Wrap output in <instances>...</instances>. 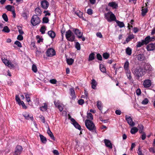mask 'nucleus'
<instances>
[{
  "instance_id": "obj_12",
  "label": "nucleus",
  "mask_w": 155,
  "mask_h": 155,
  "mask_svg": "<svg viewBox=\"0 0 155 155\" xmlns=\"http://www.w3.org/2000/svg\"><path fill=\"white\" fill-rule=\"evenodd\" d=\"M70 120L72 124L74 126V127L77 129L81 130V127L80 125L73 118H71Z\"/></svg>"
},
{
  "instance_id": "obj_27",
  "label": "nucleus",
  "mask_w": 155,
  "mask_h": 155,
  "mask_svg": "<svg viewBox=\"0 0 155 155\" xmlns=\"http://www.w3.org/2000/svg\"><path fill=\"white\" fill-rule=\"evenodd\" d=\"M97 84L96 81L94 79H93L91 82L92 88L93 89H96Z\"/></svg>"
},
{
  "instance_id": "obj_16",
  "label": "nucleus",
  "mask_w": 155,
  "mask_h": 155,
  "mask_svg": "<svg viewBox=\"0 0 155 155\" xmlns=\"http://www.w3.org/2000/svg\"><path fill=\"white\" fill-rule=\"evenodd\" d=\"M48 103H45L40 107V110L42 111H46L48 107Z\"/></svg>"
},
{
  "instance_id": "obj_14",
  "label": "nucleus",
  "mask_w": 155,
  "mask_h": 155,
  "mask_svg": "<svg viewBox=\"0 0 155 155\" xmlns=\"http://www.w3.org/2000/svg\"><path fill=\"white\" fill-rule=\"evenodd\" d=\"M125 117L126 119L130 125L133 126L135 125V123L133 121V120L130 117H128L127 115H126Z\"/></svg>"
},
{
  "instance_id": "obj_53",
  "label": "nucleus",
  "mask_w": 155,
  "mask_h": 155,
  "mask_svg": "<svg viewBox=\"0 0 155 155\" xmlns=\"http://www.w3.org/2000/svg\"><path fill=\"white\" fill-rule=\"evenodd\" d=\"M149 101L147 98L144 99L142 102V104L143 105H146L148 103Z\"/></svg>"
},
{
  "instance_id": "obj_30",
  "label": "nucleus",
  "mask_w": 155,
  "mask_h": 155,
  "mask_svg": "<svg viewBox=\"0 0 155 155\" xmlns=\"http://www.w3.org/2000/svg\"><path fill=\"white\" fill-rule=\"evenodd\" d=\"M66 61L67 63V64L69 65H72L74 62V60L73 59L70 58H67L66 59Z\"/></svg>"
},
{
  "instance_id": "obj_21",
  "label": "nucleus",
  "mask_w": 155,
  "mask_h": 155,
  "mask_svg": "<svg viewBox=\"0 0 155 155\" xmlns=\"http://www.w3.org/2000/svg\"><path fill=\"white\" fill-rule=\"evenodd\" d=\"M137 59L140 61H142L144 60L145 57L143 54H140L137 55Z\"/></svg>"
},
{
  "instance_id": "obj_5",
  "label": "nucleus",
  "mask_w": 155,
  "mask_h": 155,
  "mask_svg": "<svg viewBox=\"0 0 155 155\" xmlns=\"http://www.w3.org/2000/svg\"><path fill=\"white\" fill-rule=\"evenodd\" d=\"M31 21L32 25L34 26H35L40 23L41 20L37 15H34L32 16Z\"/></svg>"
},
{
  "instance_id": "obj_52",
  "label": "nucleus",
  "mask_w": 155,
  "mask_h": 155,
  "mask_svg": "<svg viewBox=\"0 0 155 155\" xmlns=\"http://www.w3.org/2000/svg\"><path fill=\"white\" fill-rule=\"evenodd\" d=\"M138 127L139 129V132L140 133H143V127L142 125H139L138 126Z\"/></svg>"
},
{
  "instance_id": "obj_41",
  "label": "nucleus",
  "mask_w": 155,
  "mask_h": 155,
  "mask_svg": "<svg viewBox=\"0 0 155 155\" xmlns=\"http://www.w3.org/2000/svg\"><path fill=\"white\" fill-rule=\"evenodd\" d=\"M117 24L120 28H122L124 26V23L119 21L117 20Z\"/></svg>"
},
{
  "instance_id": "obj_19",
  "label": "nucleus",
  "mask_w": 155,
  "mask_h": 155,
  "mask_svg": "<svg viewBox=\"0 0 155 155\" xmlns=\"http://www.w3.org/2000/svg\"><path fill=\"white\" fill-rule=\"evenodd\" d=\"M152 40L150 36H148L146 37L144 40H143L145 43V45H147L149 42H150Z\"/></svg>"
},
{
  "instance_id": "obj_46",
  "label": "nucleus",
  "mask_w": 155,
  "mask_h": 155,
  "mask_svg": "<svg viewBox=\"0 0 155 155\" xmlns=\"http://www.w3.org/2000/svg\"><path fill=\"white\" fill-rule=\"evenodd\" d=\"M15 99L16 101L18 102V103L19 105H20V103L21 101L20 98L18 95H16L15 96Z\"/></svg>"
},
{
  "instance_id": "obj_48",
  "label": "nucleus",
  "mask_w": 155,
  "mask_h": 155,
  "mask_svg": "<svg viewBox=\"0 0 155 155\" xmlns=\"http://www.w3.org/2000/svg\"><path fill=\"white\" fill-rule=\"evenodd\" d=\"M103 56L104 58L107 59L109 58L110 54L107 53H105L103 54Z\"/></svg>"
},
{
  "instance_id": "obj_13",
  "label": "nucleus",
  "mask_w": 155,
  "mask_h": 155,
  "mask_svg": "<svg viewBox=\"0 0 155 155\" xmlns=\"http://www.w3.org/2000/svg\"><path fill=\"white\" fill-rule=\"evenodd\" d=\"M151 85V81L149 79L145 80L143 83V85L144 87L147 88L150 87Z\"/></svg>"
},
{
  "instance_id": "obj_32",
  "label": "nucleus",
  "mask_w": 155,
  "mask_h": 155,
  "mask_svg": "<svg viewBox=\"0 0 155 155\" xmlns=\"http://www.w3.org/2000/svg\"><path fill=\"white\" fill-rule=\"evenodd\" d=\"M141 11L142 15L143 16H144L147 12V8H144L143 7H142Z\"/></svg>"
},
{
  "instance_id": "obj_55",
  "label": "nucleus",
  "mask_w": 155,
  "mask_h": 155,
  "mask_svg": "<svg viewBox=\"0 0 155 155\" xmlns=\"http://www.w3.org/2000/svg\"><path fill=\"white\" fill-rule=\"evenodd\" d=\"M18 31L20 35H22L24 33V31L21 29V28L20 26H18Z\"/></svg>"
},
{
  "instance_id": "obj_7",
  "label": "nucleus",
  "mask_w": 155,
  "mask_h": 155,
  "mask_svg": "<svg viewBox=\"0 0 155 155\" xmlns=\"http://www.w3.org/2000/svg\"><path fill=\"white\" fill-rule=\"evenodd\" d=\"M75 34L77 36L78 38H81L82 41H84L85 40V38L84 37H82L83 33L77 29H76L74 31Z\"/></svg>"
},
{
  "instance_id": "obj_47",
  "label": "nucleus",
  "mask_w": 155,
  "mask_h": 155,
  "mask_svg": "<svg viewBox=\"0 0 155 155\" xmlns=\"http://www.w3.org/2000/svg\"><path fill=\"white\" fill-rule=\"evenodd\" d=\"M25 97L26 99V101L27 102H29L31 101V98L30 97V95L28 94H26V93H25Z\"/></svg>"
},
{
  "instance_id": "obj_43",
  "label": "nucleus",
  "mask_w": 155,
  "mask_h": 155,
  "mask_svg": "<svg viewBox=\"0 0 155 155\" xmlns=\"http://www.w3.org/2000/svg\"><path fill=\"white\" fill-rule=\"evenodd\" d=\"M36 38L38 43H40V42L43 41V38H42L40 37L39 35H37L36 36Z\"/></svg>"
},
{
  "instance_id": "obj_56",
  "label": "nucleus",
  "mask_w": 155,
  "mask_h": 155,
  "mask_svg": "<svg viewBox=\"0 0 155 155\" xmlns=\"http://www.w3.org/2000/svg\"><path fill=\"white\" fill-rule=\"evenodd\" d=\"M18 47L21 48L22 47L21 43L18 41H15L14 43Z\"/></svg>"
},
{
  "instance_id": "obj_60",
  "label": "nucleus",
  "mask_w": 155,
  "mask_h": 155,
  "mask_svg": "<svg viewBox=\"0 0 155 155\" xmlns=\"http://www.w3.org/2000/svg\"><path fill=\"white\" fill-rule=\"evenodd\" d=\"M36 56H39L41 54V51L40 50H37L36 51Z\"/></svg>"
},
{
  "instance_id": "obj_28",
  "label": "nucleus",
  "mask_w": 155,
  "mask_h": 155,
  "mask_svg": "<svg viewBox=\"0 0 155 155\" xmlns=\"http://www.w3.org/2000/svg\"><path fill=\"white\" fill-rule=\"evenodd\" d=\"M87 117L88 119L87 120L91 121V120H93V116L90 113L87 112Z\"/></svg>"
},
{
  "instance_id": "obj_61",
  "label": "nucleus",
  "mask_w": 155,
  "mask_h": 155,
  "mask_svg": "<svg viewBox=\"0 0 155 155\" xmlns=\"http://www.w3.org/2000/svg\"><path fill=\"white\" fill-rule=\"evenodd\" d=\"M17 38L18 40L21 41L23 39V38L21 35H18Z\"/></svg>"
},
{
  "instance_id": "obj_58",
  "label": "nucleus",
  "mask_w": 155,
  "mask_h": 155,
  "mask_svg": "<svg viewBox=\"0 0 155 155\" xmlns=\"http://www.w3.org/2000/svg\"><path fill=\"white\" fill-rule=\"evenodd\" d=\"M50 82L51 84H55L57 83V81L55 79H53L50 80Z\"/></svg>"
},
{
  "instance_id": "obj_6",
  "label": "nucleus",
  "mask_w": 155,
  "mask_h": 155,
  "mask_svg": "<svg viewBox=\"0 0 155 155\" xmlns=\"http://www.w3.org/2000/svg\"><path fill=\"white\" fill-rule=\"evenodd\" d=\"M46 55L48 57H52L55 55V51L52 48H48L46 52Z\"/></svg>"
},
{
  "instance_id": "obj_44",
  "label": "nucleus",
  "mask_w": 155,
  "mask_h": 155,
  "mask_svg": "<svg viewBox=\"0 0 155 155\" xmlns=\"http://www.w3.org/2000/svg\"><path fill=\"white\" fill-rule=\"evenodd\" d=\"M70 91L71 95L73 97H75V93L74 89L72 88L70 89Z\"/></svg>"
},
{
  "instance_id": "obj_17",
  "label": "nucleus",
  "mask_w": 155,
  "mask_h": 155,
  "mask_svg": "<svg viewBox=\"0 0 155 155\" xmlns=\"http://www.w3.org/2000/svg\"><path fill=\"white\" fill-rule=\"evenodd\" d=\"M147 49L148 51H153L155 49V44L151 43L147 46Z\"/></svg>"
},
{
  "instance_id": "obj_29",
  "label": "nucleus",
  "mask_w": 155,
  "mask_h": 155,
  "mask_svg": "<svg viewBox=\"0 0 155 155\" xmlns=\"http://www.w3.org/2000/svg\"><path fill=\"white\" fill-rule=\"evenodd\" d=\"M125 72L126 73L128 78L130 80H131L132 79V77L131 73L130 70H127V71H125Z\"/></svg>"
},
{
  "instance_id": "obj_36",
  "label": "nucleus",
  "mask_w": 155,
  "mask_h": 155,
  "mask_svg": "<svg viewBox=\"0 0 155 155\" xmlns=\"http://www.w3.org/2000/svg\"><path fill=\"white\" fill-rule=\"evenodd\" d=\"M144 45H145V44L143 40L141 41H139L137 42L136 47L137 48H139Z\"/></svg>"
},
{
  "instance_id": "obj_54",
  "label": "nucleus",
  "mask_w": 155,
  "mask_h": 155,
  "mask_svg": "<svg viewBox=\"0 0 155 155\" xmlns=\"http://www.w3.org/2000/svg\"><path fill=\"white\" fill-rule=\"evenodd\" d=\"M2 17L5 21L7 22L8 21V18L7 15L6 14L4 13L2 15Z\"/></svg>"
},
{
  "instance_id": "obj_3",
  "label": "nucleus",
  "mask_w": 155,
  "mask_h": 155,
  "mask_svg": "<svg viewBox=\"0 0 155 155\" xmlns=\"http://www.w3.org/2000/svg\"><path fill=\"white\" fill-rule=\"evenodd\" d=\"M65 37L68 41L72 42L74 41V35L70 30H68L66 32Z\"/></svg>"
},
{
  "instance_id": "obj_63",
  "label": "nucleus",
  "mask_w": 155,
  "mask_h": 155,
  "mask_svg": "<svg viewBox=\"0 0 155 155\" xmlns=\"http://www.w3.org/2000/svg\"><path fill=\"white\" fill-rule=\"evenodd\" d=\"M87 13L88 14L91 15L93 13V11L91 9H88L87 10Z\"/></svg>"
},
{
  "instance_id": "obj_37",
  "label": "nucleus",
  "mask_w": 155,
  "mask_h": 155,
  "mask_svg": "<svg viewBox=\"0 0 155 155\" xmlns=\"http://www.w3.org/2000/svg\"><path fill=\"white\" fill-rule=\"evenodd\" d=\"M94 53H91L89 55L88 60L89 61H92L94 59Z\"/></svg>"
},
{
  "instance_id": "obj_1",
  "label": "nucleus",
  "mask_w": 155,
  "mask_h": 155,
  "mask_svg": "<svg viewBox=\"0 0 155 155\" xmlns=\"http://www.w3.org/2000/svg\"><path fill=\"white\" fill-rule=\"evenodd\" d=\"M133 73L137 79H139L140 77L143 76L145 74L143 68L140 67H137L134 69Z\"/></svg>"
},
{
  "instance_id": "obj_34",
  "label": "nucleus",
  "mask_w": 155,
  "mask_h": 155,
  "mask_svg": "<svg viewBox=\"0 0 155 155\" xmlns=\"http://www.w3.org/2000/svg\"><path fill=\"white\" fill-rule=\"evenodd\" d=\"M100 70L101 72L103 73L106 72V69L104 66L102 64H101L100 66Z\"/></svg>"
},
{
  "instance_id": "obj_42",
  "label": "nucleus",
  "mask_w": 155,
  "mask_h": 155,
  "mask_svg": "<svg viewBox=\"0 0 155 155\" xmlns=\"http://www.w3.org/2000/svg\"><path fill=\"white\" fill-rule=\"evenodd\" d=\"M75 14L77 15L79 18H81L82 17L83 13L79 11H77L75 12Z\"/></svg>"
},
{
  "instance_id": "obj_23",
  "label": "nucleus",
  "mask_w": 155,
  "mask_h": 155,
  "mask_svg": "<svg viewBox=\"0 0 155 155\" xmlns=\"http://www.w3.org/2000/svg\"><path fill=\"white\" fill-rule=\"evenodd\" d=\"M152 68L150 65L146 64L144 66V70L146 71H151Z\"/></svg>"
},
{
  "instance_id": "obj_33",
  "label": "nucleus",
  "mask_w": 155,
  "mask_h": 155,
  "mask_svg": "<svg viewBox=\"0 0 155 155\" xmlns=\"http://www.w3.org/2000/svg\"><path fill=\"white\" fill-rule=\"evenodd\" d=\"M97 106L98 109L101 110L102 109V105L101 101H98L97 102Z\"/></svg>"
},
{
  "instance_id": "obj_24",
  "label": "nucleus",
  "mask_w": 155,
  "mask_h": 155,
  "mask_svg": "<svg viewBox=\"0 0 155 155\" xmlns=\"http://www.w3.org/2000/svg\"><path fill=\"white\" fill-rule=\"evenodd\" d=\"M134 38V36L133 34L130 35H129L126 38V41L127 43H128L131 40Z\"/></svg>"
},
{
  "instance_id": "obj_38",
  "label": "nucleus",
  "mask_w": 155,
  "mask_h": 155,
  "mask_svg": "<svg viewBox=\"0 0 155 155\" xmlns=\"http://www.w3.org/2000/svg\"><path fill=\"white\" fill-rule=\"evenodd\" d=\"M138 130V128L136 127H133L130 130V133L132 134H134L136 133Z\"/></svg>"
},
{
  "instance_id": "obj_11",
  "label": "nucleus",
  "mask_w": 155,
  "mask_h": 155,
  "mask_svg": "<svg viewBox=\"0 0 155 155\" xmlns=\"http://www.w3.org/2000/svg\"><path fill=\"white\" fill-rule=\"evenodd\" d=\"M2 61L6 65L8 66L9 67L11 68L14 67V64H12L10 61L7 59L5 58L2 59Z\"/></svg>"
},
{
  "instance_id": "obj_9",
  "label": "nucleus",
  "mask_w": 155,
  "mask_h": 155,
  "mask_svg": "<svg viewBox=\"0 0 155 155\" xmlns=\"http://www.w3.org/2000/svg\"><path fill=\"white\" fill-rule=\"evenodd\" d=\"M54 102L56 107H57L61 112L62 111L64 107L63 105L61 104L60 101L58 100L55 101Z\"/></svg>"
},
{
  "instance_id": "obj_10",
  "label": "nucleus",
  "mask_w": 155,
  "mask_h": 155,
  "mask_svg": "<svg viewBox=\"0 0 155 155\" xmlns=\"http://www.w3.org/2000/svg\"><path fill=\"white\" fill-rule=\"evenodd\" d=\"M23 149L21 146H17L15 148L13 155H20Z\"/></svg>"
},
{
  "instance_id": "obj_26",
  "label": "nucleus",
  "mask_w": 155,
  "mask_h": 155,
  "mask_svg": "<svg viewBox=\"0 0 155 155\" xmlns=\"http://www.w3.org/2000/svg\"><path fill=\"white\" fill-rule=\"evenodd\" d=\"M109 6L111 7L112 8H116V3L115 2H109L108 4Z\"/></svg>"
},
{
  "instance_id": "obj_40",
  "label": "nucleus",
  "mask_w": 155,
  "mask_h": 155,
  "mask_svg": "<svg viewBox=\"0 0 155 155\" xmlns=\"http://www.w3.org/2000/svg\"><path fill=\"white\" fill-rule=\"evenodd\" d=\"M126 54L129 55H131L132 53L131 49L129 47L127 48L126 50Z\"/></svg>"
},
{
  "instance_id": "obj_18",
  "label": "nucleus",
  "mask_w": 155,
  "mask_h": 155,
  "mask_svg": "<svg viewBox=\"0 0 155 155\" xmlns=\"http://www.w3.org/2000/svg\"><path fill=\"white\" fill-rule=\"evenodd\" d=\"M104 142L107 147L110 149L112 148V144L109 140L105 139L104 140Z\"/></svg>"
},
{
  "instance_id": "obj_22",
  "label": "nucleus",
  "mask_w": 155,
  "mask_h": 155,
  "mask_svg": "<svg viewBox=\"0 0 155 155\" xmlns=\"http://www.w3.org/2000/svg\"><path fill=\"white\" fill-rule=\"evenodd\" d=\"M48 34L49 36L52 38H54L55 36V32L52 31H48Z\"/></svg>"
},
{
  "instance_id": "obj_51",
  "label": "nucleus",
  "mask_w": 155,
  "mask_h": 155,
  "mask_svg": "<svg viewBox=\"0 0 155 155\" xmlns=\"http://www.w3.org/2000/svg\"><path fill=\"white\" fill-rule=\"evenodd\" d=\"M75 47L77 50H80L81 49L80 45L78 42H77L75 45Z\"/></svg>"
},
{
  "instance_id": "obj_49",
  "label": "nucleus",
  "mask_w": 155,
  "mask_h": 155,
  "mask_svg": "<svg viewBox=\"0 0 155 155\" xmlns=\"http://www.w3.org/2000/svg\"><path fill=\"white\" fill-rule=\"evenodd\" d=\"M2 31L8 33L10 31V30L8 26H5L4 27Z\"/></svg>"
},
{
  "instance_id": "obj_62",
  "label": "nucleus",
  "mask_w": 155,
  "mask_h": 155,
  "mask_svg": "<svg viewBox=\"0 0 155 155\" xmlns=\"http://www.w3.org/2000/svg\"><path fill=\"white\" fill-rule=\"evenodd\" d=\"M78 103L80 105H82L84 103V101L83 99H81L78 101Z\"/></svg>"
},
{
  "instance_id": "obj_59",
  "label": "nucleus",
  "mask_w": 155,
  "mask_h": 155,
  "mask_svg": "<svg viewBox=\"0 0 155 155\" xmlns=\"http://www.w3.org/2000/svg\"><path fill=\"white\" fill-rule=\"evenodd\" d=\"M97 58L100 61H101L102 60V57L101 55L99 54H97Z\"/></svg>"
},
{
  "instance_id": "obj_35",
  "label": "nucleus",
  "mask_w": 155,
  "mask_h": 155,
  "mask_svg": "<svg viewBox=\"0 0 155 155\" xmlns=\"http://www.w3.org/2000/svg\"><path fill=\"white\" fill-rule=\"evenodd\" d=\"M39 136L42 142L44 143H45L47 141L46 138L41 134H40Z\"/></svg>"
},
{
  "instance_id": "obj_20",
  "label": "nucleus",
  "mask_w": 155,
  "mask_h": 155,
  "mask_svg": "<svg viewBox=\"0 0 155 155\" xmlns=\"http://www.w3.org/2000/svg\"><path fill=\"white\" fill-rule=\"evenodd\" d=\"M129 64L128 60H126L124 65V68L125 70V71H127V70H130L129 69Z\"/></svg>"
},
{
  "instance_id": "obj_4",
  "label": "nucleus",
  "mask_w": 155,
  "mask_h": 155,
  "mask_svg": "<svg viewBox=\"0 0 155 155\" xmlns=\"http://www.w3.org/2000/svg\"><path fill=\"white\" fill-rule=\"evenodd\" d=\"M104 15L106 19L110 22L114 21L116 18L114 15L111 12L105 14Z\"/></svg>"
},
{
  "instance_id": "obj_57",
  "label": "nucleus",
  "mask_w": 155,
  "mask_h": 155,
  "mask_svg": "<svg viewBox=\"0 0 155 155\" xmlns=\"http://www.w3.org/2000/svg\"><path fill=\"white\" fill-rule=\"evenodd\" d=\"M49 21L48 18L47 17H44L43 18V23H47Z\"/></svg>"
},
{
  "instance_id": "obj_39",
  "label": "nucleus",
  "mask_w": 155,
  "mask_h": 155,
  "mask_svg": "<svg viewBox=\"0 0 155 155\" xmlns=\"http://www.w3.org/2000/svg\"><path fill=\"white\" fill-rule=\"evenodd\" d=\"M36 14L37 15H41V11L39 8H37L35 10Z\"/></svg>"
},
{
  "instance_id": "obj_64",
  "label": "nucleus",
  "mask_w": 155,
  "mask_h": 155,
  "mask_svg": "<svg viewBox=\"0 0 155 155\" xmlns=\"http://www.w3.org/2000/svg\"><path fill=\"white\" fill-rule=\"evenodd\" d=\"M20 105H21L22 107L23 108L26 109L27 108V107L26 105H25L24 102L23 101H21V102Z\"/></svg>"
},
{
  "instance_id": "obj_15",
  "label": "nucleus",
  "mask_w": 155,
  "mask_h": 155,
  "mask_svg": "<svg viewBox=\"0 0 155 155\" xmlns=\"http://www.w3.org/2000/svg\"><path fill=\"white\" fill-rule=\"evenodd\" d=\"M23 115L25 118L27 120H32L33 119L32 115H30L29 113L26 112H25L23 113Z\"/></svg>"
},
{
  "instance_id": "obj_25",
  "label": "nucleus",
  "mask_w": 155,
  "mask_h": 155,
  "mask_svg": "<svg viewBox=\"0 0 155 155\" xmlns=\"http://www.w3.org/2000/svg\"><path fill=\"white\" fill-rule=\"evenodd\" d=\"M47 133L52 139H53L54 140H55V138H54V137L53 135V134L51 132V131L49 128L48 129Z\"/></svg>"
},
{
  "instance_id": "obj_8",
  "label": "nucleus",
  "mask_w": 155,
  "mask_h": 155,
  "mask_svg": "<svg viewBox=\"0 0 155 155\" xmlns=\"http://www.w3.org/2000/svg\"><path fill=\"white\" fill-rule=\"evenodd\" d=\"M41 6L44 9H46L49 5V2L46 0H42L40 2Z\"/></svg>"
},
{
  "instance_id": "obj_2",
  "label": "nucleus",
  "mask_w": 155,
  "mask_h": 155,
  "mask_svg": "<svg viewBox=\"0 0 155 155\" xmlns=\"http://www.w3.org/2000/svg\"><path fill=\"white\" fill-rule=\"evenodd\" d=\"M85 125L89 130L93 131L95 130L96 127L93 122L90 120H86L85 122Z\"/></svg>"
},
{
  "instance_id": "obj_45",
  "label": "nucleus",
  "mask_w": 155,
  "mask_h": 155,
  "mask_svg": "<svg viewBox=\"0 0 155 155\" xmlns=\"http://www.w3.org/2000/svg\"><path fill=\"white\" fill-rule=\"evenodd\" d=\"M46 29V28L45 26H42L41 27L40 29V31L41 32L42 34H43L45 33Z\"/></svg>"
},
{
  "instance_id": "obj_50",
  "label": "nucleus",
  "mask_w": 155,
  "mask_h": 155,
  "mask_svg": "<svg viewBox=\"0 0 155 155\" xmlns=\"http://www.w3.org/2000/svg\"><path fill=\"white\" fill-rule=\"evenodd\" d=\"M32 70L35 73L37 72V69L36 65L35 64H33L32 67Z\"/></svg>"
},
{
  "instance_id": "obj_31",
  "label": "nucleus",
  "mask_w": 155,
  "mask_h": 155,
  "mask_svg": "<svg viewBox=\"0 0 155 155\" xmlns=\"http://www.w3.org/2000/svg\"><path fill=\"white\" fill-rule=\"evenodd\" d=\"M6 8L8 11L12 12L14 10V7L11 5H8L6 7Z\"/></svg>"
}]
</instances>
